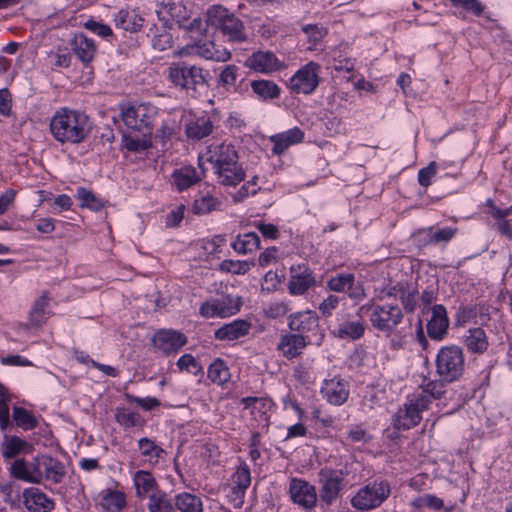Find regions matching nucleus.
Masks as SVG:
<instances>
[{"mask_svg":"<svg viewBox=\"0 0 512 512\" xmlns=\"http://www.w3.org/2000/svg\"><path fill=\"white\" fill-rule=\"evenodd\" d=\"M91 129L89 116L79 110L61 108L50 119L51 134L62 144H79L85 141Z\"/></svg>","mask_w":512,"mask_h":512,"instance_id":"nucleus-1","label":"nucleus"},{"mask_svg":"<svg viewBox=\"0 0 512 512\" xmlns=\"http://www.w3.org/2000/svg\"><path fill=\"white\" fill-rule=\"evenodd\" d=\"M168 80L187 95L197 98L209 88V71L186 61L172 63L167 70Z\"/></svg>","mask_w":512,"mask_h":512,"instance_id":"nucleus-2","label":"nucleus"},{"mask_svg":"<svg viewBox=\"0 0 512 512\" xmlns=\"http://www.w3.org/2000/svg\"><path fill=\"white\" fill-rule=\"evenodd\" d=\"M436 373L447 382L458 381L465 371V357L462 348L448 345L439 349L436 355Z\"/></svg>","mask_w":512,"mask_h":512,"instance_id":"nucleus-3","label":"nucleus"},{"mask_svg":"<svg viewBox=\"0 0 512 512\" xmlns=\"http://www.w3.org/2000/svg\"><path fill=\"white\" fill-rule=\"evenodd\" d=\"M360 317L369 316L372 326L382 332L393 331L403 320V312L397 304H366L358 310Z\"/></svg>","mask_w":512,"mask_h":512,"instance_id":"nucleus-4","label":"nucleus"},{"mask_svg":"<svg viewBox=\"0 0 512 512\" xmlns=\"http://www.w3.org/2000/svg\"><path fill=\"white\" fill-rule=\"evenodd\" d=\"M207 25L219 28L231 41H243L246 39L242 21L220 5H215L208 9Z\"/></svg>","mask_w":512,"mask_h":512,"instance_id":"nucleus-5","label":"nucleus"},{"mask_svg":"<svg viewBox=\"0 0 512 512\" xmlns=\"http://www.w3.org/2000/svg\"><path fill=\"white\" fill-rule=\"evenodd\" d=\"M155 116V108L147 104L129 106L121 113L122 120L129 131L144 133V135H152Z\"/></svg>","mask_w":512,"mask_h":512,"instance_id":"nucleus-6","label":"nucleus"},{"mask_svg":"<svg viewBox=\"0 0 512 512\" xmlns=\"http://www.w3.org/2000/svg\"><path fill=\"white\" fill-rule=\"evenodd\" d=\"M390 485L386 481L373 482L361 488L351 499L354 508L368 511L379 507L390 495Z\"/></svg>","mask_w":512,"mask_h":512,"instance_id":"nucleus-7","label":"nucleus"},{"mask_svg":"<svg viewBox=\"0 0 512 512\" xmlns=\"http://www.w3.org/2000/svg\"><path fill=\"white\" fill-rule=\"evenodd\" d=\"M42 455L36 456L31 462H27L24 458L16 459L10 466V475L24 482L40 484L43 479Z\"/></svg>","mask_w":512,"mask_h":512,"instance_id":"nucleus-8","label":"nucleus"},{"mask_svg":"<svg viewBox=\"0 0 512 512\" xmlns=\"http://www.w3.org/2000/svg\"><path fill=\"white\" fill-rule=\"evenodd\" d=\"M319 64L309 62L299 69L290 79V88L294 93L310 94L319 84L318 69Z\"/></svg>","mask_w":512,"mask_h":512,"instance_id":"nucleus-9","label":"nucleus"},{"mask_svg":"<svg viewBox=\"0 0 512 512\" xmlns=\"http://www.w3.org/2000/svg\"><path fill=\"white\" fill-rule=\"evenodd\" d=\"M156 349L164 355L177 353L187 344V337L183 333L172 329L157 331L152 339Z\"/></svg>","mask_w":512,"mask_h":512,"instance_id":"nucleus-10","label":"nucleus"},{"mask_svg":"<svg viewBox=\"0 0 512 512\" xmlns=\"http://www.w3.org/2000/svg\"><path fill=\"white\" fill-rule=\"evenodd\" d=\"M319 476L323 483L320 490L321 500L329 505L338 497L342 489L343 473L332 469H322Z\"/></svg>","mask_w":512,"mask_h":512,"instance_id":"nucleus-11","label":"nucleus"},{"mask_svg":"<svg viewBox=\"0 0 512 512\" xmlns=\"http://www.w3.org/2000/svg\"><path fill=\"white\" fill-rule=\"evenodd\" d=\"M290 495L294 503L304 509H311L316 505L317 494L313 485L301 479H293L290 484Z\"/></svg>","mask_w":512,"mask_h":512,"instance_id":"nucleus-12","label":"nucleus"},{"mask_svg":"<svg viewBox=\"0 0 512 512\" xmlns=\"http://www.w3.org/2000/svg\"><path fill=\"white\" fill-rule=\"evenodd\" d=\"M288 320L289 328L300 335L309 333L317 335L319 331V318L314 311L307 310L291 314Z\"/></svg>","mask_w":512,"mask_h":512,"instance_id":"nucleus-13","label":"nucleus"},{"mask_svg":"<svg viewBox=\"0 0 512 512\" xmlns=\"http://www.w3.org/2000/svg\"><path fill=\"white\" fill-rule=\"evenodd\" d=\"M315 284L312 271L305 265L291 267V277L288 282V289L292 295H302Z\"/></svg>","mask_w":512,"mask_h":512,"instance_id":"nucleus-14","label":"nucleus"},{"mask_svg":"<svg viewBox=\"0 0 512 512\" xmlns=\"http://www.w3.org/2000/svg\"><path fill=\"white\" fill-rule=\"evenodd\" d=\"M431 312L426 325L427 334L431 339L440 341L446 336L449 327L447 311L443 305L438 304L432 307Z\"/></svg>","mask_w":512,"mask_h":512,"instance_id":"nucleus-15","label":"nucleus"},{"mask_svg":"<svg viewBox=\"0 0 512 512\" xmlns=\"http://www.w3.org/2000/svg\"><path fill=\"white\" fill-rule=\"evenodd\" d=\"M245 65L260 73H272L281 67V62L271 51H257L245 61Z\"/></svg>","mask_w":512,"mask_h":512,"instance_id":"nucleus-16","label":"nucleus"},{"mask_svg":"<svg viewBox=\"0 0 512 512\" xmlns=\"http://www.w3.org/2000/svg\"><path fill=\"white\" fill-rule=\"evenodd\" d=\"M207 161L212 164L213 169L232 166L238 162V153L233 145L221 143L210 147Z\"/></svg>","mask_w":512,"mask_h":512,"instance_id":"nucleus-17","label":"nucleus"},{"mask_svg":"<svg viewBox=\"0 0 512 512\" xmlns=\"http://www.w3.org/2000/svg\"><path fill=\"white\" fill-rule=\"evenodd\" d=\"M189 10L180 2H162L158 5L156 14L165 25L171 20L182 24L190 17Z\"/></svg>","mask_w":512,"mask_h":512,"instance_id":"nucleus-18","label":"nucleus"},{"mask_svg":"<svg viewBox=\"0 0 512 512\" xmlns=\"http://www.w3.org/2000/svg\"><path fill=\"white\" fill-rule=\"evenodd\" d=\"M23 498L25 507L31 512H50L54 509V501L38 488L25 489Z\"/></svg>","mask_w":512,"mask_h":512,"instance_id":"nucleus-19","label":"nucleus"},{"mask_svg":"<svg viewBox=\"0 0 512 512\" xmlns=\"http://www.w3.org/2000/svg\"><path fill=\"white\" fill-rule=\"evenodd\" d=\"M309 338V336H307ZM311 343L306 336L300 334H286L280 338L277 349L288 359L295 358L302 353V350Z\"/></svg>","mask_w":512,"mask_h":512,"instance_id":"nucleus-20","label":"nucleus"},{"mask_svg":"<svg viewBox=\"0 0 512 512\" xmlns=\"http://www.w3.org/2000/svg\"><path fill=\"white\" fill-rule=\"evenodd\" d=\"M50 301L49 293L44 291L42 295L35 300L29 311L28 323L19 324V328L28 330L29 328H39L47 320V307Z\"/></svg>","mask_w":512,"mask_h":512,"instance_id":"nucleus-21","label":"nucleus"},{"mask_svg":"<svg viewBox=\"0 0 512 512\" xmlns=\"http://www.w3.org/2000/svg\"><path fill=\"white\" fill-rule=\"evenodd\" d=\"M240 309L239 304H233L231 297H225L214 303H203L200 307V314L204 317L211 318L215 316L226 317L237 313Z\"/></svg>","mask_w":512,"mask_h":512,"instance_id":"nucleus-22","label":"nucleus"},{"mask_svg":"<svg viewBox=\"0 0 512 512\" xmlns=\"http://www.w3.org/2000/svg\"><path fill=\"white\" fill-rule=\"evenodd\" d=\"M304 132L298 127H294L285 132L272 135L270 141L274 144L272 152L277 155L283 154L291 145L302 142Z\"/></svg>","mask_w":512,"mask_h":512,"instance_id":"nucleus-23","label":"nucleus"},{"mask_svg":"<svg viewBox=\"0 0 512 512\" xmlns=\"http://www.w3.org/2000/svg\"><path fill=\"white\" fill-rule=\"evenodd\" d=\"M251 329V323L246 320H234L215 331L218 340L233 341L246 336Z\"/></svg>","mask_w":512,"mask_h":512,"instance_id":"nucleus-24","label":"nucleus"},{"mask_svg":"<svg viewBox=\"0 0 512 512\" xmlns=\"http://www.w3.org/2000/svg\"><path fill=\"white\" fill-rule=\"evenodd\" d=\"M321 392L330 404L337 406L344 404L349 397L347 384L341 380L326 381Z\"/></svg>","mask_w":512,"mask_h":512,"instance_id":"nucleus-25","label":"nucleus"},{"mask_svg":"<svg viewBox=\"0 0 512 512\" xmlns=\"http://www.w3.org/2000/svg\"><path fill=\"white\" fill-rule=\"evenodd\" d=\"M71 47L78 59L84 64L90 63L96 53L94 41L87 38L83 33L76 34L73 37Z\"/></svg>","mask_w":512,"mask_h":512,"instance_id":"nucleus-26","label":"nucleus"},{"mask_svg":"<svg viewBox=\"0 0 512 512\" xmlns=\"http://www.w3.org/2000/svg\"><path fill=\"white\" fill-rule=\"evenodd\" d=\"M2 447V456L5 459H12L19 454H29L33 450V445L18 436L5 435Z\"/></svg>","mask_w":512,"mask_h":512,"instance_id":"nucleus-27","label":"nucleus"},{"mask_svg":"<svg viewBox=\"0 0 512 512\" xmlns=\"http://www.w3.org/2000/svg\"><path fill=\"white\" fill-rule=\"evenodd\" d=\"M195 53L207 60L217 62H225L230 59L231 54L226 48L217 46L214 41H201L198 40L195 44Z\"/></svg>","mask_w":512,"mask_h":512,"instance_id":"nucleus-28","label":"nucleus"},{"mask_svg":"<svg viewBox=\"0 0 512 512\" xmlns=\"http://www.w3.org/2000/svg\"><path fill=\"white\" fill-rule=\"evenodd\" d=\"M220 185L235 187L245 179V171L237 164L213 169Z\"/></svg>","mask_w":512,"mask_h":512,"instance_id":"nucleus-29","label":"nucleus"},{"mask_svg":"<svg viewBox=\"0 0 512 512\" xmlns=\"http://www.w3.org/2000/svg\"><path fill=\"white\" fill-rule=\"evenodd\" d=\"M41 464L43 465L44 479L54 484L62 482L66 475V468L61 461L48 455H42Z\"/></svg>","mask_w":512,"mask_h":512,"instance_id":"nucleus-30","label":"nucleus"},{"mask_svg":"<svg viewBox=\"0 0 512 512\" xmlns=\"http://www.w3.org/2000/svg\"><path fill=\"white\" fill-rule=\"evenodd\" d=\"M134 485L136 488V495L138 498L144 499L151 492L158 491V483L152 474L145 470H139L133 477Z\"/></svg>","mask_w":512,"mask_h":512,"instance_id":"nucleus-31","label":"nucleus"},{"mask_svg":"<svg viewBox=\"0 0 512 512\" xmlns=\"http://www.w3.org/2000/svg\"><path fill=\"white\" fill-rule=\"evenodd\" d=\"M213 123L208 117H199L185 125V133L189 139L201 140L213 131Z\"/></svg>","mask_w":512,"mask_h":512,"instance_id":"nucleus-32","label":"nucleus"},{"mask_svg":"<svg viewBox=\"0 0 512 512\" xmlns=\"http://www.w3.org/2000/svg\"><path fill=\"white\" fill-rule=\"evenodd\" d=\"M115 24L118 28H121L129 32H137L143 26V18L138 15L135 11L120 10L115 16Z\"/></svg>","mask_w":512,"mask_h":512,"instance_id":"nucleus-33","label":"nucleus"},{"mask_svg":"<svg viewBox=\"0 0 512 512\" xmlns=\"http://www.w3.org/2000/svg\"><path fill=\"white\" fill-rule=\"evenodd\" d=\"M464 344L472 353L481 354L488 348V339L482 328H473L464 337Z\"/></svg>","mask_w":512,"mask_h":512,"instance_id":"nucleus-34","label":"nucleus"},{"mask_svg":"<svg viewBox=\"0 0 512 512\" xmlns=\"http://www.w3.org/2000/svg\"><path fill=\"white\" fill-rule=\"evenodd\" d=\"M172 179L179 191L188 189L200 181V177L193 167H182L181 169L175 170L172 174Z\"/></svg>","mask_w":512,"mask_h":512,"instance_id":"nucleus-35","label":"nucleus"},{"mask_svg":"<svg viewBox=\"0 0 512 512\" xmlns=\"http://www.w3.org/2000/svg\"><path fill=\"white\" fill-rule=\"evenodd\" d=\"M148 512H176L172 500L165 491L158 490L148 497Z\"/></svg>","mask_w":512,"mask_h":512,"instance_id":"nucleus-36","label":"nucleus"},{"mask_svg":"<svg viewBox=\"0 0 512 512\" xmlns=\"http://www.w3.org/2000/svg\"><path fill=\"white\" fill-rule=\"evenodd\" d=\"M75 198L79 201L81 208H87L94 212L102 210L106 205L105 201L84 187L77 188Z\"/></svg>","mask_w":512,"mask_h":512,"instance_id":"nucleus-37","label":"nucleus"},{"mask_svg":"<svg viewBox=\"0 0 512 512\" xmlns=\"http://www.w3.org/2000/svg\"><path fill=\"white\" fill-rule=\"evenodd\" d=\"M175 506L181 512H203V504L200 497L188 492L176 495Z\"/></svg>","mask_w":512,"mask_h":512,"instance_id":"nucleus-38","label":"nucleus"},{"mask_svg":"<svg viewBox=\"0 0 512 512\" xmlns=\"http://www.w3.org/2000/svg\"><path fill=\"white\" fill-rule=\"evenodd\" d=\"M222 202L209 193L201 194L195 199L192 205V211L196 215L208 214L212 211L220 210Z\"/></svg>","mask_w":512,"mask_h":512,"instance_id":"nucleus-39","label":"nucleus"},{"mask_svg":"<svg viewBox=\"0 0 512 512\" xmlns=\"http://www.w3.org/2000/svg\"><path fill=\"white\" fill-rule=\"evenodd\" d=\"M233 249L241 254H247L260 247V238L255 232L239 235L232 244Z\"/></svg>","mask_w":512,"mask_h":512,"instance_id":"nucleus-40","label":"nucleus"},{"mask_svg":"<svg viewBox=\"0 0 512 512\" xmlns=\"http://www.w3.org/2000/svg\"><path fill=\"white\" fill-rule=\"evenodd\" d=\"M252 90L264 100L276 99L280 95L279 86L270 80H255L251 82Z\"/></svg>","mask_w":512,"mask_h":512,"instance_id":"nucleus-41","label":"nucleus"},{"mask_svg":"<svg viewBox=\"0 0 512 512\" xmlns=\"http://www.w3.org/2000/svg\"><path fill=\"white\" fill-rule=\"evenodd\" d=\"M231 375L226 363L220 359H215L208 368V378L218 385H224L229 381Z\"/></svg>","mask_w":512,"mask_h":512,"instance_id":"nucleus-42","label":"nucleus"},{"mask_svg":"<svg viewBox=\"0 0 512 512\" xmlns=\"http://www.w3.org/2000/svg\"><path fill=\"white\" fill-rule=\"evenodd\" d=\"M151 135L129 131L124 135L125 147L132 152L144 151L151 146Z\"/></svg>","mask_w":512,"mask_h":512,"instance_id":"nucleus-43","label":"nucleus"},{"mask_svg":"<svg viewBox=\"0 0 512 512\" xmlns=\"http://www.w3.org/2000/svg\"><path fill=\"white\" fill-rule=\"evenodd\" d=\"M364 331L365 327L361 321H351L340 324L335 334L341 339L356 340L363 336Z\"/></svg>","mask_w":512,"mask_h":512,"instance_id":"nucleus-44","label":"nucleus"},{"mask_svg":"<svg viewBox=\"0 0 512 512\" xmlns=\"http://www.w3.org/2000/svg\"><path fill=\"white\" fill-rule=\"evenodd\" d=\"M13 419L17 426L24 430H32L37 426L36 418L22 407L15 406L13 408Z\"/></svg>","mask_w":512,"mask_h":512,"instance_id":"nucleus-45","label":"nucleus"},{"mask_svg":"<svg viewBox=\"0 0 512 512\" xmlns=\"http://www.w3.org/2000/svg\"><path fill=\"white\" fill-rule=\"evenodd\" d=\"M411 505L415 509H422L424 507H427L434 511H439L444 507V502L441 498L432 495V494H424L422 496H419L415 498Z\"/></svg>","mask_w":512,"mask_h":512,"instance_id":"nucleus-46","label":"nucleus"},{"mask_svg":"<svg viewBox=\"0 0 512 512\" xmlns=\"http://www.w3.org/2000/svg\"><path fill=\"white\" fill-rule=\"evenodd\" d=\"M353 285L354 275L350 273L331 277L327 282L329 289L335 292H344L347 288L351 289Z\"/></svg>","mask_w":512,"mask_h":512,"instance_id":"nucleus-47","label":"nucleus"},{"mask_svg":"<svg viewBox=\"0 0 512 512\" xmlns=\"http://www.w3.org/2000/svg\"><path fill=\"white\" fill-rule=\"evenodd\" d=\"M125 505V495L119 491H110L103 498V506L112 512H119Z\"/></svg>","mask_w":512,"mask_h":512,"instance_id":"nucleus-48","label":"nucleus"},{"mask_svg":"<svg viewBox=\"0 0 512 512\" xmlns=\"http://www.w3.org/2000/svg\"><path fill=\"white\" fill-rule=\"evenodd\" d=\"M424 408V405H421L420 408V404L418 401L415 404H410L405 410L403 422L401 423V425L405 429H409L411 427L416 426L421 421L420 410Z\"/></svg>","mask_w":512,"mask_h":512,"instance_id":"nucleus-49","label":"nucleus"},{"mask_svg":"<svg viewBox=\"0 0 512 512\" xmlns=\"http://www.w3.org/2000/svg\"><path fill=\"white\" fill-rule=\"evenodd\" d=\"M219 269L225 273L244 275L250 270V264L246 261L226 259L220 263Z\"/></svg>","mask_w":512,"mask_h":512,"instance_id":"nucleus-50","label":"nucleus"},{"mask_svg":"<svg viewBox=\"0 0 512 512\" xmlns=\"http://www.w3.org/2000/svg\"><path fill=\"white\" fill-rule=\"evenodd\" d=\"M302 31L307 35L308 41L316 45L327 34V29L317 24H308L302 27Z\"/></svg>","mask_w":512,"mask_h":512,"instance_id":"nucleus-51","label":"nucleus"},{"mask_svg":"<svg viewBox=\"0 0 512 512\" xmlns=\"http://www.w3.org/2000/svg\"><path fill=\"white\" fill-rule=\"evenodd\" d=\"M141 454L146 457L158 458L163 449L155 444L154 441L144 437L138 441Z\"/></svg>","mask_w":512,"mask_h":512,"instance_id":"nucleus-52","label":"nucleus"},{"mask_svg":"<svg viewBox=\"0 0 512 512\" xmlns=\"http://www.w3.org/2000/svg\"><path fill=\"white\" fill-rule=\"evenodd\" d=\"M400 301L407 313H413L418 305V291L410 289L409 286L400 298Z\"/></svg>","mask_w":512,"mask_h":512,"instance_id":"nucleus-53","label":"nucleus"},{"mask_svg":"<svg viewBox=\"0 0 512 512\" xmlns=\"http://www.w3.org/2000/svg\"><path fill=\"white\" fill-rule=\"evenodd\" d=\"M263 311L266 317L276 319L286 315L289 311V307L285 302H272L266 305Z\"/></svg>","mask_w":512,"mask_h":512,"instance_id":"nucleus-54","label":"nucleus"},{"mask_svg":"<svg viewBox=\"0 0 512 512\" xmlns=\"http://www.w3.org/2000/svg\"><path fill=\"white\" fill-rule=\"evenodd\" d=\"M251 483L250 470L247 466H241L233 475V486L247 490Z\"/></svg>","mask_w":512,"mask_h":512,"instance_id":"nucleus-55","label":"nucleus"},{"mask_svg":"<svg viewBox=\"0 0 512 512\" xmlns=\"http://www.w3.org/2000/svg\"><path fill=\"white\" fill-rule=\"evenodd\" d=\"M448 383L439 377V380H430L424 386V391L433 398L438 399L445 393V384Z\"/></svg>","mask_w":512,"mask_h":512,"instance_id":"nucleus-56","label":"nucleus"},{"mask_svg":"<svg viewBox=\"0 0 512 512\" xmlns=\"http://www.w3.org/2000/svg\"><path fill=\"white\" fill-rule=\"evenodd\" d=\"M172 43V35L167 31H163L160 34H155L152 39V46L155 50L158 51H164L168 48H171Z\"/></svg>","mask_w":512,"mask_h":512,"instance_id":"nucleus-57","label":"nucleus"},{"mask_svg":"<svg viewBox=\"0 0 512 512\" xmlns=\"http://www.w3.org/2000/svg\"><path fill=\"white\" fill-rule=\"evenodd\" d=\"M177 366L180 370H186L193 374H196L201 368L195 357L191 354H184L181 356L177 361Z\"/></svg>","mask_w":512,"mask_h":512,"instance_id":"nucleus-58","label":"nucleus"},{"mask_svg":"<svg viewBox=\"0 0 512 512\" xmlns=\"http://www.w3.org/2000/svg\"><path fill=\"white\" fill-rule=\"evenodd\" d=\"M116 419L118 423L129 428L134 427L140 424L141 417L137 413H127L124 410L118 411L116 414Z\"/></svg>","mask_w":512,"mask_h":512,"instance_id":"nucleus-59","label":"nucleus"},{"mask_svg":"<svg viewBox=\"0 0 512 512\" xmlns=\"http://www.w3.org/2000/svg\"><path fill=\"white\" fill-rule=\"evenodd\" d=\"M453 5L460 6L467 11L480 16L484 11V6L478 0H450Z\"/></svg>","mask_w":512,"mask_h":512,"instance_id":"nucleus-60","label":"nucleus"},{"mask_svg":"<svg viewBox=\"0 0 512 512\" xmlns=\"http://www.w3.org/2000/svg\"><path fill=\"white\" fill-rule=\"evenodd\" d=\"M237 79V67L234 65H227L220 73V83L223 86H235Z\"/></svg>","mask_w":512,"mask_h":512,"instance_id":"nucleus-61","label":"nucleus"},{"mask_svg":"<svg viewBox=\"0 0 512 512\" xmlns=\"http://www.w3.org/2000/svg\"><path fill=\"white\" fill-rule=\"evenodd\" d=\"M436 174V163L430 162L429 165L418 172V181L421 186L428 187L431 184V179Z\"/></svg>","mask_w":512,"mask_h":512,"instance_id":"nucleus-62","label":"nucleus"},{"mask_svg":"<svg viewBox=\"0 0 512 512\" xmlns=\"http://www.w3.org/2000/svg\"><path fill=\"white\" fill-rule=\"evenodd\" d=\"M456 233V229L446 227L442 228L431 234L429 238L430 243H440V242H448L450 241Z\"/></svg>","mask_w":512,"mask_h":512,"instance_id":"nucleus-63","label":"nucleus"},{"mask_svg":"<svg viewBox=\"0 0 512 512\" xmlns=\"http://www.w3.org/2000/svg\"><path fill=\"white\" fill-rule=\"evenodd\" d=\"M245 492L246 490L232 485L227 494L229 503H231L234 508H241L244 503Z\"/></svg>","mask_w":512,"mask_h":512,"instance_id":"nucleus-64","label":"nucleus"}]
</instances>
